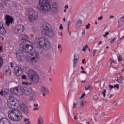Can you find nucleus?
I'll return each instance as SVG.
<instances>
[{"mask_svg": "<svg viewBox=\"0 0 124 124\" xmlns=\"http://www.w3.org/2000/svg\"><path fill=\"white\" fill-rule=\"evenodd\" d=\"M8 117L12 121L19 122L23 118L22 113L17 109H11L8 111Z\"/></svg>", "mask_w": 124, "mask_h": 124, "instance_id": "nucleus-1", "label": "nucleus"}, {"mask_svg": "<svg viewBox=\"0 0 124 124\" xmlns=\"http://www.w3.org/2000/svg\"><path fill=\"white\" fill-rule=\"evenodd\" d=\"M50 46V42L45 38L40 37L37 39V47H36V50L38 49L37 52H38V50H40L41 48H43V47L49 49Z\"/></svg>", "mask_w": 124, "mask_h": 124, "instance_id": "nucleus-2", "label": "nucleus"}, {"mask_svg": "<svg viewBox=\"0 0 124 124\" xmlns=\"http://www.w3.org/2000/svg\"><path fill=\"white\" fill-rule=\"evenodd\" d=\"M20 102H19V100L15 97L11 96L7 100V106L9 108H11L12 109L18 108Z\"/></svg>", "mask_w": 124, "mask_h": 124, "instance_id": "nucleus-3", "label": "nucleus"}, {"mask_svg": "<svg viewBox=\"0 0 124 124\" xmlns=\"http://www.w3.org/2000/svg\"><path fill=\"white\" fill-rule=\"evenodd\" d=\"M28 77L32 84H38L39 83V76L35 71L31 69L28 71Z\"/></svg>", "mask_w": 124, "mask_h": 124, "instance_id": "nucleus-4", "label": "nucleus"}, {"mask_svg": "<svg viewBox=\"0 0 124 124\" xmlns=\"http://www.w3.org/2000/svg\"><path fill=\"white\" fill-rule=\"evenodd\" d=\"M39 4L40 8L44 12H49L51 11V6L47 0H39Z\"/></svg>", "mask_w": 124, "mask_h": 124, "instance_id": "nucleus-5", "label": "nucleus"}, {"mask_svg": "<svg viewBox=\"0 0 124 124\" xmlns=\"http://www.w3.org/2000/svg\"><path fill=\"white\" fill-rule=\"evenodd\" d=\"M27 60L31 62H38L40 61V57L38 55V53L35 51L33 53H29L27 56Z\"/></svg>", "mask_w": 124, "mask_h": 124, "instance_id": "nucleus-6", "label": "nucleus"}, {"mask_svg": "<svg viewBox=\"0 0 124 124\" xmlns=\"http://www.w3.org/2000/svg\"><path fill=\"white\" fill-rule=\"evenodd\" d=\"M22 50L23 52H25V53H29V52H31V51L33 49L32 43L30 41H26L23 42L22 44Z\"/></svg>", "mask_w": 124, "mask_h": 124, "instance_id": "nucleus-7", "label": "nucleus"}, {"mask_svg": "<svg viewBox=\"0 0 124 124\" xmlns=\"http://www.w3.org/2000/svg\"><path fill=\"white\" fill-rule=\"evenodd\" d=\"M28 19L29 20V22L32 23L33 21H35L38 19V14H37V12L33 10H31L29 13Z\"/></svg>", "mask_w": 124, "mask_h": 124, "instance_id": "nucleus-8", "label": "nucleus"}, {"mask_svg": "<svg viewBox=\"0 0 124 124\" xmlns=\"http://www.w3.org/2000/svg\"><path fill=\"white\" fill-rule=\"evenodd\" d=\"M42 34L46 35L48 37H53L54 36V32L52 29H49V27H46L42 31Z\"/></svg>", "mask_w": 124, "mask_h": 124, "instance_id": "nucleus-9", "label": "nucleus"}, {"mask_svg": "<svg viewBox=\"0 0 124 124\" xmlns=\"http://www.w3.org/2000/svg\"><path fill=\"white\" fill-rule=\"evenodd\" d=\"M24 31H25V27L24 25L21 24L16 25L14 29L15 33H22Z\"/></svg>", "mask_w": 124, "mask_h": 124, "instance_id": "nucleus-10", "label": "nucleus"}, {"mask_svg": "<svg viewBox=\"0 0 124 124\" xmlns=\"http://www.w3.org/2000/svg\"><path fill=\"white\" fill-rule=\"evenodd\" d=\"M15 75L16 76H20L23 74V70L22 68L19 66H15L14 68Z\"/></svg>", "mask_w": 124, "mask_h": 124, "instance_id": "nucleus-11", "label": "nucleus"}, {"mask_svg": "<svg viewBox=\"0 0 124 124\" xmlns=\"http://www.w3.org/2000/svg\"><path fill=\"white\" fill-rule=\"evenodd\" d=\"M5 20H6L5 24L6 26H9L10 24L11 25L12 23H13V21H14L13 17L8 15L6 16Z\"/></svg>", "mask_w": 124, "mask_h": 124, "instance_id": "nucleus-12", "label": "nucleus"}, {"mask_svg": "<svg viewBox=\"0 0 124 124\" xmlns=\"http://www.w3.org/2000/svg\"><path fill=\"white\" fill-rule=\"evenodd\" d=\"M11 92L13 94L15 95H17L20 92V88L18 87H16L11 89Z\"/></svg>", "mask_w": 124, "mask_h": 124, "instance_id": "nucleus-13", "label": "nucleus"}, {"mask_svg": "<svg viewBox=\"0 0 124 124\" xmlns=\"http://www.w3.org/2000/svg\"><path fill=\"white\" fill-rule=\"evenodd\" d=\"M23 51L22 50H18L16 52V59L19 62L22 61V57H23Z\"/></svg>", "mask_w": 124, "mask_h": 124, "instance_id": "nucleus-14", "label": "nucleus"}, {"mask_svg": "<svg viewBox=\"0 0 124 124\" xmlns=\"http://www.w3.org/2000/svg\"><path fill=\"white\" fill-rule=\"evenodd\" d=\"M3 71L4 74L5 75H7V76H8L11 74V70H10V68H9V66H6L4 69H3Z\"/></svg>", "mask_w": 124, "mask_h": 124, "instance_id": "nucleus-15", "label": "nucleus"}, {"mask_svg": "<svg viewBox=\"0 0 124 124\" xmlns=\"http://www.w3.org/2000/svg\"><path fill=\"white\" fill-rule=\"evenodd\" d=\"M0 33L2 34V35L6 34V30L4 29L3 25L1 22H0Z\"/></svg>", "mask_w": 124, "mask_h": 124, "instance_id": "nucleus-16", "label": "nucleus"}, {"mask_svg": "<svg viewBox=\"0 0 124 124\" xmlns=\"http://www.w3.org/2000/svg\"><path fill=\"white\" fill-rule=\"evenodd\" d=\"M24 90V93L25 95H30L31 93V88L30 87L25 88Z\"/></svg>", "mask_w": 124, "mask_h": 124, "instance_id": "nucleus-17", "label": "nucleus"}, {"mask_svg": "<svg viewBox=\"0 0 124 124\" xmlns=\"http://www.w3.org/2000/svg\"><path fill=\"white\" fill-rule=\"evenodd\" d=\"M20 108L21 110L25 113V114H28L29 113V110L27 108V106L22 104L20 106Z\"/></svg>", "mask_w": 124, "mask_h": 124, "instance_id": "nucleus-18", "label": "nucleus"}, {"mask_svg": "<svg viewBox=\"0 0 124 124\" xmlns=\"http://www.w3.org/2000/svg\"><path fill=\"white\" fill-rule=\"evenodd\" d=\"M41 92H42V93H44L46 94H48L50 93L49 89L45 87H42L41 88Z\"/></svg>", "mask_w": 124, "mask_h": 124, "instance_id": "nucleus-19", "label": "nucleus"}, {"mask_svg": "<svg viewBox=\"0 0 124 124\" xmlns=\"http://www.w3.org/2000/svg\"><path fill=\"white\" fill-rule=\"evenodd\" d=\"M20 38L21 40H28L29 39V37L28 35L25 34H21L19 35Z\"/></svg>", "mask_w": 124, "mask_h": 124, "instance_id": "nucleus-20", "label": "nucleus"}, {"mask_svg": "<svg viewBox=\"0 0 124 124\" xmlns=\"http://www.w3.org/2000/svg\"><path fill=\"white\" fill-rule=\"evenodd\" d=\"M79 56L78 55H76L74 56V67H76V64H77V62H78V59Z\"/></svg>", "mask_w": 124, "mask_h": 124, "instance_id": "nucleus-21", "label": "nucleus"}, {"mask_svg": "<svg viewBox=\"0 0 124 124\" xmlns=\"http://www.w3.org/2000/svg\"><path fill=\"white\" fill-rule=\"evenodd\" d=\"M124 25V17L120 18L118 21V27H120L121 26Z\"/></svg>", "mask_w": 124, "mask_h": 124, "instance_id": "nucleus-22", "label": "nucleus"}, {"mask_svg": "<svg viewBox=\"0 0 124 124\" xmlns=\"http://www.w3.org/2000/svg\"><path fill=\"white\" fill-rule=\"evenodd\" d=\"M82 23H83V21L82 20H78V22L76 24V28H77V29L80 28V27H81V26H82Z\"/></svg>", "mask_w": 124, "mask_h": 124, "instance_id": "nucleus-23", "label": "nucleus"}, {"mask_svg": "<svg viewBox=\"0 0 124 124\" xmlns=\"http://www.w3.org/2000/svg\"><path fill=\"white\" fill-rule=\"evenodd\" d=\"M37 124H43V118L41 116H39L38 118Z\"/></svg>", "mask_w": 124, "mask_h": 124, "instance_id": "nucleus-24", "label": "nucleus"}, {"mask_svg": "<svg viewBox=\"0 0 124 124\" xmlns=\"http://www.w3.org/2000/svg\"><path fill=\"white\" fill-rule=\"evenodd\" d=\"M123 80H124V76H120L117 78V81L118 83H122V82H123Z\"/></svg>", "mask_w": 124, "mask_h": 124, "instance_id": "nucleus-25", "label": "nucleus"}, {"mask_svg": "<svg viewBox=\"0 0 124 124\" xmlns=\"http://www.w3.org/2000/svg\"><path fill=\"white\" fill-rule=\"evenodd\" d=\"M108 62L109 63L110 66H113L115 64V60L110 58Z\"/></svg>", "mask_w": 124, "mask_h": 124, "instance_id": "nucleus-26", "label": "nucleus"}, {"mask_svg": "<svg viewBox=\"0 0 124 124\" xmlns=\"http://www.w3.org/2000/svg\"><path fill=\"white\" fill-rule=\"evenodd\" d=\"M38 104H34V108H33V111H38L39 110V107Z\"/></svg>", "mask_w": 124, "mask_h": 124, "instance_id": "nucleus-27", "label": "nucleus"}, {"mask_svg": "<svg viewBox=\"0 0 124 124\" xmlns=\"http://www.w3.org/2000/svg\"><path fill=\"white\" fill-rule=\"evenodd\" d=\"M2 65H3V60L1 55H0V68L2 67Z\"/></svg>", "mask_w": 124, "mask_h": 124, "instance_id": "nucleus-28", "label": "nucleus"}, {"mask_svg": "<svg viewBox=\"0 0 124 124\" xmlns=\"http://www.w3.org/2000/svg\"><path fill=\"white\" fill-rule=\"evenodd\" d=\"M117 39V38H110L109 39L108 41L110 42V43H114L115 41H116V40Z\"/></svg>", "mask_w": 124, "mask_h": 124, "instance_id": "nucleus-29", "label": "nucleus"}, {"mask_svg": "<svg viewBox=\"0 0 124 124\" xmlns=\"http://www.w3.org/2000/svg\"><path fill=\"white\" fill-rule=\"evenodd\" d=\"M92 90H93V87L91 85H89L88 87H85V91H92Z\"/></svg>", "mask_w": 124, "mask_h": 124, "instance_id": "nucleus-30", "label": "nucleus"}, {"mask_svg": "<svg viewBox=\"0 0 124 124\" xmlns=\"http://www.w3.org/2000/svg\"><path fill=\"white\" fill-rule=\"evenodd\" d=\"M88 45H86L83 46V48L82 49V51H83V52H86V50L88 49Z\"/></svg>", "mask_w": 124, "mask_h": 124, "instance_id": "nucleus-31", "label": "nucleus"}, {"mask_svg": "<svg viewBox=\"0 0 124 124\" xmlns=\"http://www.w3.org/2000/svg\"><path fill=\"white\" fill-rule=\"evenodd\" d=\"M1 120H2V122L5 124H6V123H7L8 122V120H7L6 118H3L2 119H1Z\"/></svg>", "mask_w": 124, "mask_h": 124, "instance_id": "nucleus-32", "label": "nucleus"}, {"mask_svg": "<svg viewBox=\"0 0 124 124\" xmlns=\"http://www.w3.org/2000/svg\"><path fill=\"white\" fill-rule=\"evenodd\" d=\"M79 102H80V106L82 107H83L84 106V100L82 99H80Z\"/></svg>", "mask_w": 124, "mask_h": 124, "instance_id": "nucleus-33", "label": "nucleus"}, {"mask_svg": "<svg viewBox=\"0 0 124 124\" xmlns=\"http://www.w3.org/2000/svg\"><path fill=\"white\" fill-rule=\"evenodd\" d=\"M93 98L94 100H97L98 99V96L97 95H94Z\"/></svg>", "mask_w": 124, "mask_h": 124, "instance_id": "nucleus-34", "label": "nucleus"}, {"mask_svg": "<svg viewBox=\"0 0 124 124\" xmlns=\"http://www.w3.org/2000/svg\"><path fill=\"white\" fill-rule=\"evenodd\" d=\"M90 28H91V24L88 23V25H86L85 28L86 29V30H89Z\"/></svg>", "mask_w": 124, "mask_h": 124, "instance_id": "nucleus-35", "label": "nucleus"}, {"mask_svg": "<svg viewBox=\"0 0 124 124\" xmlns=\"http://www.w3.org/2000/svg\"><path fill=\"white\" fill-rule=\"evenodd\" d=\"M22 84L23 85H31V83H29L28 82H24V81H23L22 82Z\"/></svg>", "mask_w": 124, "mask_h": 124, "instance_id": "nucleus-36", "label": "nucleus"}, {"mask_svg": "<svg viewBox=\"0 0 124 124\" xmlns=\"http://www.w3.org/2000/svg\"><path fill=\"white\" fill-rule=\"evenodd\" d=\"M108 87H109V90L110 91H111V90H112V89L114 88V86L113 85H111V84H109Z\"/></svg>", "mask_w": 124, "mask_h": 124, "instance_id": "nucleus-37", "label": "nucleus"}, {"mask_svg": "<svg viewBox=\"0 0 124 124\" xmlns=\"http://www.w3.org/2000/svg\"><path fill=\"white\" fill-rule=\"evenodd\" d=\"M108 34H109V32H106L105 34L103 35L104 37H107Z\"/></svg>", "mask_w": 124, "mask_h": 124, "instance_id": "nucleus-38", "label": "nucleus"}, {"mask_svg": "<svg viewBox=\"0 0 124 124\" xmlns=\"http://www.w3.org/2000/svg\"><path fill=\"white\" fill-rule=\"evenodd\" d=\"M118 62H121V61H122L123 60V58H122V56H119L118 57Z\"/></svg>", "mask_w": 124, "mask_h": 124, "instance_id": "nucleus-39", "label": "nucleus"}, {"mask_svg": "<svg viewBox=\"0 0 124 124\" xmlns=\"http://www.w3.org/2000/svg\"><path fill=\"white\" fill-rule=\"evenodd\" d=\"M21 78H22V79H26V78H27V76H26L25 75H23L21 76Z\"/></svg>", "mask_w": 124, "mask_h": 124, "instance_id": "nucleus-40", "label": "nucleus"}, {"mask_svg": "<svg viewBox=\"0 0 124 124\" xmlns=\"http://www.w3.org/2000/svg\"><path fill=\"white\" fill-rule=\"evenodd\" d=\"M24 121L25 122V123H28V122H30V119H27V118H25L24 119Z\"/></svg>", "mask_w": 124, "mask_h": 124, "instance_id": "nucleus-41", "label": "nucleus"}, {"mask_svg": "<svg viewBox=\"0 0 124 124\" xmlns=\"http://www.w3.org/2000/svg\"><path fill=\"white\" fill-rule=\"evenodd\" d=\"M116 87L117 88V89L118 90H119V84L114 85L113 86V88H116Z\"/></svg>", "mask_w": 124, "mask_h": 124, "instance_id": "nucleus-42", "label": "nucleus"}, {"mask_svg": "<svg viewBox=\"0 0 124 124\" xmlns=\"http://www.w3.org/2000/svg\"><path fill=\"white\" fill-rule=\"evenodd\" d=\"M117 105H118V102H117V101H115L113 103V105L114 106H117Z\"/></svg>", "mask_w": 124, "mask_h": 124, "instance_id": "nucleus-43", "label": "nucleus"}, {"mask_svg": "<svg viewBox=\"0 0 124 124\" xmlns=\"http://www.w3.org/2000/svg\"><path fill=\"white\" fill-rule=\"evenodd\" d=\"M86 95V93H83L82 95H81V97H80V99H82L83 97H84Z\"/></svg>", "mask_w": 124, "mask_h": 124, "instance_id": "nucleus-44", "label": "nucleus"}, {"mask_svg": "<svg viewBox=\"0 0 124 124\" xmlns=\"http://www.w3.org/2000/svg\"><path fill=\"white\" fill-rule=\"evenodd\" d=\"M95 53H96V49H94L93 50V56H95Z\"/></svg>", "mask_w": 124, "mask_h": 124, "instance_id": "nucleus-45", "label": "nucleus"}, {"mask_svg": "<svg viewBox=\"0 0 124 124\" xmlns=\"http://www.w3.org/2000/svg\"><path fill=\"white\" fill-rule=\"evenodd\" d=\"M59 29H60V30H62V29H63V27H62V24H60V27H59Z\"/></svg>", "mask_w": 124, "mask_h": 124, "instance_id": "nucleus-46", "label": "nucleus"}, {"mask_svg": "<svg viewBox=\"0 0 124 124\" xmlns=\"http://www.w3.org/2000/svg\"><path fill=\"white\" fill-rule=\"evenodd\" d=\"M76 106H77V104L75 103H73V108H76Z\"/></svg>", "mask_w": 124, "mask_h": 124, "instance_id": "nucleus-47", "label": "nucleus"}, {"mask_svg": "<svg viewBox=\"0 0 124 124\" xmlns=\"http://www.w3.org/2000/svg\"><path fill=\"white\" fill-rule=\"evenodd\" d=\"M3 93H4L3 90H2L1 91V92H0V94L1 95H3Z\"/></svg>", "mask_w": 124, "mask_h": 124, "instance_id": "nucleus-48", "label": "nucleus"}, {"mask_svg": "<svg viewBox=\"0 0 124 124\" xmlns=\"http://www.w3.org/2000/svg\"><path fill=\"white\" fill-rule=\"evenodd\" d=\"M102 18H103V17L102 16H101L100 17H99L98 18V20H99V21H101V20H102Z\"/></svg>", "mask_w": 124, "mask_h": 124, "instance_id": "nucleus-49", "label": "nucleus"}, {"mask_svg": "<svg viewBox=\"0 0 124 124\" xmlns=\"http://www.w3.org/2000/svg\"><path fill=\"white\" fill-rule=\"evenodd\" d=\"M85 30H82V32L81 33L82 35H85Z\"/></svg>", "mask_w": 124, "mask_h": 124, "instance_id": "nucleus-50", "label": "nucleus"}, {"mask_svg": "<svg viewBox=\"0 0 124 124\" xmlns=\"http://www.w3.org/2000/svg\"><path fill=\"white\" fill-rule=\"evenodd\" d=\"M10 67H11V68H12V67H13V62H11L10 63Z\"/></svg>", "mask_w": 124, "mask_h": 124, "instance_id": "nucleus-51", "label": "nucleus"}, {"mask_svg": "<svg viewBox=\"0 0 124 124\" xmlns=\"http://www.w3.org/2000/svg\"><path fill=\"white\" fill-rule=\"evenodd\" d=\"M58 49H62V46L61 45H59L58 46Z\"/></svg>", "mask_w": 124, "mask_h": 124, "instance_id": "nucleus-52", "label": "nucleus"}, {"mask_svg": "<svg viewBox=\"0 0 124 124\" xmlns=\"http://www.w3.org/2000/svg\"><path fill=\"white\" fill-rule=\"evenodd\" d=\"M65 9H68V5H65L64 6Z\"/></svg>", "mask_w": 124, "mask_h": 124, "instance_id": "nucleus-53", "label": "nucleus"}, {"mask_svg": "<svg viewBox=\"0 0 124 124\" xmlns=\"http://www.w3.org/2000/svg\"><path fill=\"white\" fill-rule=\"evenodd\" d=\"M2 4L0 2V10H1V8H2Z\"/></svg>", "mask_w": 124, "mask_h": 124, "instance_id": "nucleus-54", "label": "nucleus"}, {"mask_svg": "<svg viewBox=\"0 0 124 124\" xmlns=\"http://www.w3.org/2000/svg\"><path fill=\"white\" fill-rule=\"evenodd\" d=\"M80 73H84V74H86V71L83 70L80 72Z\"/></svg>", "mask_w": 124, "mask_h": 124, "instance_id": "nucleus-55", "label": "nucleus"}, {"mask_svg": "<svg viewBox=\"0 0 124 124\" xmlns=\"http://www.w3.org/2000/svg\"><path fill=\"white\" fill-rule=\"evenodd\" d=\"M114 95L111 94H109V98H112V96H113Z\"/></svg>", "mask_w": 124, "mask_h": 124, "instance_id": "nucleus-56", "label": "nucleus"}, {"mask_svg": "<svg viewBox=\"0 0 124 124\" xmlns=\"http://www.w3.org/2000/svg\"><path fill=\"white\" fill-rule=\"evenodd\" d=\"M85 60H86L85 59H83L82 61V63H83V64L85 63Z\"/></svg>", "mask_w": 124, "mask_h": 124, "instance_id": "nucleus-57", "label": "nucleus"}, {"mask_svg": "<svg viewBox=\"0 0 124 124\" xmlns=\"http://www.w3.org/2000/svg\"><path fill=\"white\" fill-rule=\"evenodd\" d=\"M102 93H103L104 97H105V96H106V94L104 92H102Z\"/></svg>", "mask_w": 124, "mask_h": 124, "instance_id": "nucleus-58", "label": "nucleus"}, {"mask_svg": "<svg viewBox=\"0 0 124 124\" xmlns=\"http://www.w3.org/2000/svg\"><path fill=\"white\" fill-rule=\"evenodd\" d=\"M2 46H0V52H2Z\"/></svg>", "mask_w": 124, "mask_h": 124, "instance_id": "nucleus-59", "label": "nucleus"}, {"mask_svg": "<svg viewBox=\"0 0 124 124\" xmlns=\"http://www.w3.org/2000/svg\"><path fill=\"white\" fill-rule=\"evenodd\" d=\"M0 124H5L1 120V119H0Z\"/></svg>", "mask_w": 124, "mask_h": 124, "instance_id": "nucleus-60", "label": "nucleus"}, {"mask_svg": "<svg viewBox=\"0 0 124 124\" xmlns=\"http://www.w3.org/2000/svg\"><path fill=\"white\" fill-rule=\"evenodd\" d=\"M74 120H75V121H76V120H77V117L76 116H74Z\"/></svg>", "mask_w": 124, "mask_h": 124, "instance_id": "nucleus-61", "label": "nucleus"}, {"mask_svg": "<svg viewBox=\"0 0 124 124\" xmlns=\"http://www.w3.org/2000/svg\"><path fill=\"white\" fill-rule=\"evenodd\" d=\"M31 124V122L30 121H28V122H26L25 124Z\"/></svg>", "mask_w": 124, "mask_h": 124, "instance_id": "nucleus-62", "label": "nucleus"}, {"mask_svg": "<svg viewBox=\"0 0 124 124\" xmlns=\"http://www.w3.org/2000/svg\"><path fill=\"white\" fill-rule=\"evenodd\" d=\"M70 25V23L68 24V30H69V26Z\"/></svg>", "mask_w": 124, "mask_h": 124, "instance_id": "nucleus-63", "label": "nucleus"}, {"mask_svg": "<svg viewBox=\"0 0 124 124\" xmlns=\"http://www.w3.org/2000/svg\"><path fill=\"white\" fill-rule=\"evenodd\" d=\"M101 43H102V41H100V42L98 43V45L99 46V45H100V44H101Z\"/></svg>", "mask_w": 124, "mask_h": 124, "instance_id": "nucleus-64", "label": "nucleus"}]
</instances>
